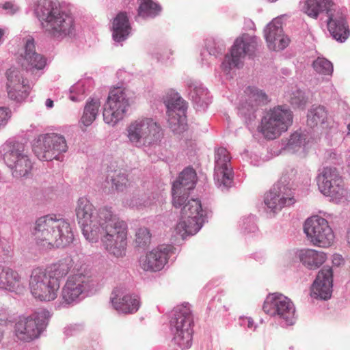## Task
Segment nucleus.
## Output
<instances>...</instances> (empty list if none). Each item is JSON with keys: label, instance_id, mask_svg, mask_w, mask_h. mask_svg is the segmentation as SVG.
Listing matches in <instances>:
<instances>
[{"label": "nucleus", "instance_id": "50", "mask_svg": "<svg viewBox=\"0 0 350 350\" xmlns=\"http://www.w3.org/2000/svg\"><path fill=\"white\" fill-rule=\"evenodd\" d=\"M45 104L48 108H52L53 107V101L50 98L46 99Z\"/></svg>", "mask_w": 350, "mask_h": 350}, {"label": "nucleus", "instance_id": "28", "mask_svg": "<svg viewBox=\"0 0 350 350\" xmlns=\"http://www.w3.org/2000/svg\"><path fill=\"white\" fill-rule=\"evenodd\" d=\"M333 273L329 267H323L314 280L312 291L317 297L322 299H329L332 292Z\"/></svg>", "mask_w": 350, "mask_h": 350}, {"label": "nucleus", "instance_id": "10", "mask_svg": "<svg viewBox=\"0 0 350 350\" xmlns=\"http://www.w3.org/2000/svg\"><path fill=\"white\" fill-rule=\"evenodd\" d=\"M29 286L35 299L51 301L57 298L60 282L49 275L44 269L36 267L31 271Z\"/></svg>", "mask_w": 350, "mask_h": 350}, {"label": "nucleus", "instance_id": "25", "mask_svg": "<svg viewBox=\"0 0 350 350\" xmlns=\"http://www.w3.org/2000/svg\"><path fill=\"white\" fill-rule=\"evenodd\" d=\"M230 161L229 152L226 148L221 147L216 150L215 177L225 187H229L232 180V170Z\"/></svg>", "mask_w": 350, "mask_h": 350}, {"label": "nucleus", "instance_id": "14", "mask_svg": "<svg viewBox=\"0 0 350 350\" xmlns=\"http://www.w3.org/2000/svg\"><path fill=\"white\" fill-rule=\"evenodd\" d=\"M129 106L124 90L116 88L110 91L103 110V120L108 124H116L122 120Z\"/></svg>", "mask_w": 350, "mask_h": 350}, {"label": "nucleus", "instance_id": "27", "mask_svg": "<svg viewBox=\"0 0 350 350\" xmlns=\"http://www.w3.org/2000/svg\"><path fill=\"white\" fill-rule=\"evenodd\" d=\"M295 202L293 191L285 187H283L282 190L280 189L279 191L273 188L266 193L265 197V204L273 213L280 211L282 208L291 206Z\"/></svg>", "mask_w": 350, "mask_h": 350}, {"label": "nucleus", "instance_id": "5", "mask_svg": "<svg viewBox=\"0 0 350 350\" xmlns=\"http://www.w3.org/2000/svg\"><path fill=\"white\" fill-rule=\"evenodd\" d=\"M173 340L182 350L191 347L193 318L188 304L177 306L170 321Z\"/></svg>", "mask_w": 350, "mask_h": 350}, {"label": "nucleus", "instance_id": "16", "mask_svg": "<svg viewBox=\"0 0 350 350\" xmlns=\"http://www.w3.org/2000/svg\"><path fill=\"white\" fill-rule=\"evenodd\" d=\"M92 278L83 273L70 275L66 280L61 293L62 304L70 306L77 302L83 291L90 288Z\"/></svg>", "mask_w": 350, "mask_h": 350}, {"label": "nucleus", "instance_id": "15", "mask_svg": "<svg viewBox=\"0 0 350 350\" xmlns=\"http://www.w3.org/2000/svg\"><path fill=\"white\" fill-rule=\"evenodd\" d=\"M263 310L271 316L278 315L285 320L287 325L295 321V308L292 301L282 294L269 295L263 304Z\"/></svg>", "mask_w": 350, "mask_h": 350}, {"label": "nucleus", "instance_id": "22", "mask_svg": "<svg viewBox=\"0 0 350 350\" xmlns=\"http://www.w3.org/2000/svg\"><path fill=\"white\" fill-rule=\"evenodd\" d=\"M256 46L255 37L243 35L237 38L232 46L230 56H226L230 67H238L246 55L254 53Z\"/></svg>", "mask_w": 350, "mask_h": 350}, {"label": "nucleus", "instance_id": "33", "mask_svg": "<svg viewBox=\"0 0 350 350\" xmlns=\"http://www.w3.org/2000/svg\"><path fill=\"white\" fill-rule=\"evenodd\" d=\"M73 263L74 262L70 257H66L52 264L44 269L48 272L49 275L60 282V280L64 278L70 272L73 266Z\"/></svg>", "mask_w": 350, "mask_h": 350}, {"label": "nucleus", "instance_id": "1", "mask_svg": "<svg viewBox=\"0 0 350 350\" xmlns=\"http://www.w3.org/2000/svg\"><path fill=\"white\" fill-rule=\"evenodd\" d=\"M33 235L36 246L44 251L65 247L74 239L70 224L52 215L40 217L36 221Z\"/></svg>", "mask_w": 350, "mask_h": 350}, {"label": "nucleus", "instance_id": "30", "mask_svg": "<svg viewBox=\"0 0 350 350\" xmlns=\"http://www.w3.org/2000/svg\"><path fill=\"white\" fill-rule=\"evenodd\" d=\"M111 304L117 311L123 314L135 313L140 306L139 297L131 294H126L122 296L116 295L111 297Z\"/></svg>", "mask_w": 350, "mask_h": 350}, {"label": "nucleus", "instance_id": "42", "mask_svg": "<svg viewBox=\"0 0 350 350\" xmlns=\"http://www.w3.org/2000/svg\"><path fill=\"white\" fill-rule=\"evenodd\" d=\"M306 144L305 135L295 132L290 136L286 146L289 150H297L301 147H304Z\"/></svg>", "mask_w": 350, "mask_h": 350}, {"label": "nucleus", "instance_id": "24", "mask_svg": "<svg viewBox=\"0 0 350 350\" xmlns=\"http://www.w3.org/2000/svg\"><path fill=\"white\" fill-rule=\"evenodd\" d=\"M42 329V325L36 314L22 318L15 325L16 337L25 342L37 338L40 336Z\"/></svg>", "mask_w": 350, "mask_h": 350}, {"label": "nucleus", "instance_id": "49", "mask_svg": "<svg viewBox=\"0 0 350 350\" xmlns=\"http://www.w3.org/2000/svg\"><path fill=\"white\" fill-rule=\"evenodd\" d=\"M340 261H342V259L339 255H336L334 256L333 262L334 264L339 265L340 264Z\"/></svg>", "mask_w": 350, "mask_h": 350}, {"label": "nucleus", "instance_id": "26", "mask_svg": "<svg viewBox=\"0 0 350 350\" xmlns=\"http://www.w3.org/2000/svg\"><path fill=\"white\" fill-rule=\"evenodd\" d=\"M265 37L269 49L280 51L285 49L290 40L283 33L282 23L280 20H273L265 29Z\"/></svg>", "mask_w": 350, "mask_h": 350}, {"label": "nucleus", "instance_id": "44", "mask_svg": "<svg viewBox=\"0 0 350 350\" xmlns=\"http://www.w3.org/2000/svg\"><path fill=\"white\" fill-rule=\"evenodd\" d=\"M11 115V111L8 107H0V129L7 124Z\"/></svg>", "mask_w": 350, "mask_h": 350}, {"label": "nucleus", "instance_id": "39", "mask_svg": "<svg viewBox=\"0 0 350 350\" xmlns=\"http://www.w3.org/2000/svg\"><path fill=\"white\" fill-rule=\"evenodd\" d=\"M313 68L314 70L320 74L323 75H332L333 73V65L327 59L324 57H318L317 58L312 64Z\"/></svg>", "mask_w": 350, "mask_h": 350}, {"label": "nucleus", "instance_id": "7", "mask_svg": "<svg viewBox=\"0 0 350 350\" xmlns=\"http://www.w3.org/2000/svg\"><path fill=\"white\" fill-rule=\"evenodd\" d=\"M104 209L102 208L96 211L93 204L86 198H81L77 201L75 212L78 224L82 228L85 239L90 242H96L100 236V228L103 220L100 219V215Z\"/></svg>", "mask_w": 350, "mask_h": 350}, {"label": "nucleus", "instance_id": "53", "mask_svg": "<svg viewBox=\"0 0 350 350\" xmlns=\"http://www.w3.org/2000/svg\"><path fill=\"white\" fill-rule=\"evenodd\" d=\"M275 40L273 41V45L274 44L278 45L280 43H279V40H278V36H277L276 37H275Z\"/></svg>", "mask_w": 350, "mask_h": 350}, {"label": "nucleus", "instance_id": "8", "mask_svg": "<svg viewBox=\"0 0 350 350\" xmlns=\"http://www.w3.org/2000/svg\"><path fill=\"white\" fill-rule=\"evenodd\" d=\"M126 131L129 141L138 148L156 145L163 137L161 126L152 118H141L132 122Z\"/></svg>", "mask_w": 350, "mask_h": 350}, {"label": "nucleus", "instance_id": "31", "mask_svg": "<svg viewBox=\"0 0 350 350\" xmlns=\"http://www.w3.org/2000/svg\"><path fill=\"white\" fill-rule=\"evenodd\" d=\"M131 27L127 14L119 12L112 21V37L116 42L125 40L131 33Z\"/></svg>", "mask_w": 350, "mask_h": 350}, {"label": "nucleus", "instance_id": "40", "mask_svg": "<svg viewBox=\"0 0 350 350\" xmlns=\"http://www.w3.org/2000/svg\"><path fill=\"white\" fill-rule=\"evenodd\" d=\"M150 230L145 227L139 228L135 233V244L136 247L144 248L150 243Z\"/></svg>", "mask_w": 350, "mask_h": 350}, {"label": "nucleus", "instance_id": "38", "mask_svg": "<svg viewBox=\"0 0 350 350\" xmlns=\"http://www.w3.org/2000/svg\"><path fill=\"white\" fill-rule=\"evenodd\" d=\"M161 11V7L152 0H141L138 15L143 18L154 17Z\"/></svg>", "mask_w": 350, "mask_h": 350}, {"label": "nucleus", "instance_id": "23", "mask_svg": "<svg viewBox=\"0 0 350 350\" xmlns=\"http://www.w3.org/2000/svg\"><path fill=\"white\" fill-rule=\"evenodd\" d=\"M18 62L24 69L31 72L45 67L46 59L36 53L33 39L28 38L26 40L24 51L21 53Z\"/></svg>", "mask_w": 350, "mask_h": 350}, {"label": "nucleus", "instance_id": "45", "mask_svg": "<svg viewBox=\"0 0 350 350\" xmlns=\"http://www.w3.org/2000/svg\"><path fill=\"white\" fill-rule=\"evenodd\" d=\"M7 270H9V267L0 265V288L3 289L5 286Z\"/></svg>", "mask_w": 350, "mask_h": 350}, {"label": "nucleus", "instance_id": "32", "mask_svg": "<svg viewBox=\"0 0 350 350\" xmlns=\"http://www.w3.org/2000/svg\"><path fill=\"white\" fill-rule=\"evenodd\" d=\"M299 256L301 262L310 269H315L319 267L326 259L324 252L312 249L301 250Z\"/></svg>", "mask_w": 350, "mask_h": 350}, {"label": "nucleus", "instance_id": "12", "mask_svg": "<svg viewBox=\"0 0 350 350\" xmlns=\"http://www.w3.org/2000/svg\"><path fill=\"white\" fill-rule=\"evenodd\" d=\"M68 149L65 138L55 133L41 135L38 137L33 150L40 160L51 161L66 152Z\"/></svg>", "mask_w": 350, "mask_h": 350}, {"label": "nucleus", "instance_id": "41", "mask_svg": "<svg viewBox=\"0 0 350 350\" xmlns=\"http://www.w3.org/2000/svg\"><path fill=\"white\" fill-rule=\"evenodd\" d=\"M113 187L118 191L123 192L129 186V181L127 176L124 173L115 172L111 176Z\"/></svg>", "mask_w": 350, "mask_h": 350}, {"label": "nucleus", "instance_id": "4", "mask_svg": "<svg viewBox=\"0 0 350 350\" xmlns=\"http://www.w3.org/2000/svg\"><path fill=\"white\" fill-rule=\"evenodd\" d=\"M1 152L4 162L12 170L14 176H25L31 172L32 162L26 144L10 138L1 146Z\"/></svg>", "mask_w": 350, "mask_h": 350}, {"label": "nucleus", "instance_id": "19", "mask_svg": "<svg viewBox=\"0 0 350 350\" xmlns=\"http://www.w3.org/2000/svg\"><path fill=\"white\" fill-rule=\"evenodd\" d=\"M196 173L193 168L185 169L172 186V204L175 208H180L188 198L189 191L196 184Z\"/></svg>", "mask_w": 350, "mask_h": 350}, {"label": "nucleus", "instance_id": "18", "mask_svg": "<svg viewBox=\"0 0 350 350\" xmlns=\"http://www.w3.org/2000/svg\"><path fill=\"white\" fill-rule=\"evenodd\" d=\"M172 245H161L140 258V267L145 271L157 272L163 269L174 253Z\"/></svg>", "mask_w": 350, "mask_h": 350}, {"label": "nucleus", "instance_id": "55", "mask_svg": "<svg viewBox=\"0 0 350 350\" xmlns=\"http://www.w3.org/2000/svg\"><path fill=\"white\" fill-rule=\"evenodd\" d=\"M348 131L350 133V123L347 125Z\"/></svg>", "mask_w": 350, "mask_h": 350}, {"label": "nucleus", "instance_id": "21", "mask_svg": "<svg viewBox=\"0 0 350 350\" xmlns=\"http://www.w3.org/2000/svg\"><path fill=\"white\" fill-rule=\"evenodd\" d=\"M7 90L10 99L22 102L26 99L30 92L28 81L23 78L21 72L16 68H10L7 72Z\"/></svg>", "mask_w": 350, "mask_h": 350}, {"label": "nucleus", "instance_id": "20", "mask_svg": "<svg viewBox=\"0 0 350 350\" xmlns=\"http://www.w3.org/2000/svg\"><path fill=\"white\" fill-rule=\"evenodd\" d=\"M100 218L103 220V224L99 225L100 234H103V236H107L110 239L116 235L117 243L121 245L123 237H127V225L126 222L113 214L111 209L102 211Z\"/></svg>", "mask_w": 350, "mask_h": 350}, {"label": "nucleus", "instance_id": "13", "mask_svg": "<svg viewBox=\"0 0 350 350\" xmlns=\"http://www.w3.org/2000/svg\"><path fill=\"white\" fill-rule=\"evenodd\" d=\"M318 186L321 192L333 201H339L346 194L344 180L338 170L334 167L323 169L318 176Z\"/></svg>", "mask_w": 350, "mask_h": 350}, {"label": "nucleus", "instance_id": "37", "mask_svg": "<svg viewBox=\"0 0 350 350\" xmlns=\"http://www.w3.org/2000/svg\"><path fill=\"white\" fill-rule=\"evenodd\" d=\"M100 106V103L98 99L88 102L81 119V123L85 126H90L96 120Z\"/></svg>", "mask_w": 350, "mask_h": 350}, {"label": "nucleus", "instance_id": "3", "mask_svg": "<svg viewBox=\"0 0 350 350\" xmlns=\"http://www.w3.org/2000/svg\"><path fill=\"white\" fill-rule=\"evenodd\" d=\"M304 12L310 17L317 18L321 12L327 16V29L332 36L341 42L349 36L350 31L343 10L336 8L332 0H306Z\"/></svg>", "mask_w": 350, "mask_h": 350}, {"label": "nucleus", "instance_id": "34", "mask_svg": "<svg viewBox=\"0 0 350 350\" xmlns=\"http://www.w3.org/2000/svg\"><path fill=\"white\" fill-rule=\"evenodd\" d=\"M307 123L310 127L319 124L323 129H327L329 122L325 108L323 106H318L311 109L308 114Z\"/></svg>", "mask_w": 350, "mask_h": 350}, {"label": "nucleus", "instance_id": "46", "mask_svg": "<svg viewBox=\"0 0 350 350\" xmlns=\"http://www.w3.org/2000/svg\"><path fill=\"white\" fill-rule=\"evenodd\" d=\"M3 8L5 10H10V13L12 14H14L18 10V8L10 2L4 3Z\"/></svg>", "mask_w": 350, "mask_h": 350}, {"label": "nucleus", "instance_id": "35", "mask_svg": "<svg viewBox=\"0 0 350 350\" xmlns=\"http://www.w3.org/2000/svg\"><path fill=\"white\" fill-rule=\"evenodd\" d=\"M116 237V235L110 239L107 236H103L101 240L106 250L116 257H120L125 254L127 237H123V241L121 245H119L117 243Z\"/></svg>", "mask_w": 350, "mask_h": 350}, {"label": "nucleus", "instance_id": "17", "mask_svg": "<svg viewBox=\"0 0 350 350\" xmlns=\"http://www.w3.org/2000/svg\"><path fill=\"white\" fill-rule=\"evenodd\" d=\"M167 109L168 123L172 130L178 133L187 129L185 111L186 103L178 94H173L165 101Z\"/></svg>", "mask_w": 350, "mask_h": 350}, {"label": "nucleus", "instance_id": "2", "mask_svg": "<svg viewBox=\"0 0 350 350\" xmlns=\"http://www.w3.org/2000/svg\"><path fill=\"white\" fill-rule=\"evenodd\" d=\"M35 14L40 22L46 36L62 40L75 31L73 18L62 10L59 5L51 0H42L35 8Z\"/></svg>", "mask_w": 350, "mask_h": 350}, {"label": "nucleus", "instance_id": "29", "mask_svg": "<svg viewBox=\"0 0 350 350\" xmlns=\"http://www.w3.org/2000/svg\"><path fill=\"white\" fill-rule=\"evenodd\" d=\"M245 102L241 103L239 110L243 115L250 114L254 111L259 106L267 103L268 96L261 90L256 87L249 86L246 88Z\"/></svg>", "mask_w": 350, "mask_h": 350}, {"label": "nucleus", "instance_id": "52", "mask_svg": "<svg viewBox=\"0 0 350 350\" xmlns=\"http://www.w3.org/2000/svg\"><path fill=\"white\" fill-rule=\"evenodd\" d=\"M291 103L293 105H298L299 102L295 98H291Z\"/></svg>", "mask_w": 350, "mask_h": 350}, {"label": "nucleus", "instance_id": "51", "mask_svg": "<svg viewBox=\"0 0 350 350\" xmlns=\"http://www.w3.org/2000/svg\"><path fill=\"white\" fill-rule=\"evenodd\" d=\"M347 243L350 247V228L348 229V231H347Z\"/></svg>", "mask_w": 350, "mask_h": 350}, {"label": "nucleus", "instance_id": "48", "mask_svg": "<svg viewBox=\"0 0 350 350\" xmlns=\"http://www.w3.org/2000/svg\"><path fill=\"white\" fill-rule=\"evenodd\" d=\"M7 319L6 311L0 308V321H5Z\"/></svg>", "mask_w": 350, "mask_h": 350}, {"label": "nucleus", "instance_id": "47", "mask_svg": "<svg viewBox=\"0 0 350 350\" xmlns=\"http://www.w3.org/2000/svg\"><path fill=\"white\" fill-rule=\"evenodd\" d=\"M244 323H247V326L248 328L252 329L254 326V321L251 318L246 317L243 319Z\"/></svg>", "mask_w": 350, "mask_h": 350}, {"label": "nucleus", "instance_id": "43", "mask_svg": "<svg viewBox=\"0 0 350 350\" xmlns=\"http://www.w3.org/2000/svg\"><path fill=\"white\" fill-rule=\"evenodd\" d=\"M190 96L192 99L196 102H200L207 94V91L201 85L196 83L189 85Z\"/></svg>", "mask_w": 350, "mask_h": 350}, {"label": "nucleus", "instance_id": "11", "mask_svg": "<svg viewBox=\"0 0 350 350\" xmlns=\"http://www.w3.org/2000/svg\"><path fill=\"white\" fill-rule=\"evenodd\" d=\"M304 231L311 243L320 247H328L334 241V234L328 221L318 215L306 219Z\"/></svg>", "mask_w": 350, "mask_h": 350}, {"label": "nucleus", "instance_id": "36", "mask_svg": "<svg viewBox=\"0 0 350 350\" xmlns=\"http://www.w3.org/2000/svg\"><path fill=\"white\" fill-rule=\"evenodd\" d=\"M5 276L6 280L3 289L16 293L24 289L23 279L16 271L9 267Z\"/></svg>", "mask_w": 350, "mask_h": 350}, {"label": "nucleus", "instance_id": "54", "mask_svg": "<svg viewBox=\"0 0 350 350\" xmlns=\"http://www.w3.org/2000/svg\"><path fill=\"white\" fill-rule=\"evenodd\" d=\"M4 34V31L3 29H0V40L1 39L2 36Z\"/></svg>", "mask_w": 350, "mask_h": 350}, {"label": "nucleus", "instance_id": "9", "mask_svg": "<svg viewBox=\"0 0 350 350\" xmlns=\"http://www.w3.org/2000/svg\"><path fill=\"white\" fill-rule=\"evenodd\" d=\"M182 206L180 219L174 228V232L184 239L199 231L204 221V215L201 202L197 199H191L187 203L185 202Z\"/></svg>", "mask_w": 350, "mask_h": 350}, {"label": "nucleus", "instance_id": "6", "mask_svg": "<svg viewBox=\"0 0 350 350\" xmlns=\"http://www.w3.org/2000/svg\"><path fill=\"white\" fill-rule=\"evenodd\" d=\"M293 120V112L288 107L275 106L269 109L262 117L260 132L267 139H276L288 131Z\"/></svg>", "mask_w": 350, "mask_h": 350}]
</instances>
